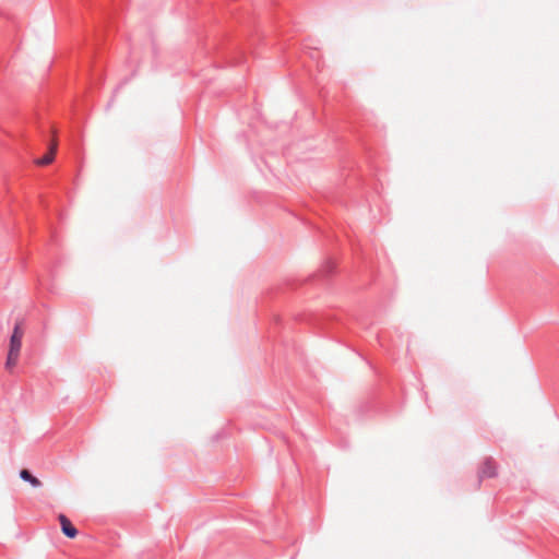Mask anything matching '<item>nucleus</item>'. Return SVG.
Returning <instances> with one entry per match:
<instances>
[{
  "label": "nucleus",
  "instance_id": "obj_1",
  "mask_svg": "<svg viewBox=\"0 0 559 559\" xmlns=\"http://www.w3.org/2000/svg\"><path fill=\"white\" fill-rule=\"evenodd\" d=\"M497 476V466L491 457H486L478 472V485L483 478H493Z\"/></svg>",
  "mask_w": 559,
  "mask_h": 559
},
{
  "label": "nucleus",
  "instance_id": "obj_2",
  "mask_svg": "<svg viewBox=\"0 0 559 559\" xmlns=\"http://www.w3.org/2000/svg\"><path fill=\"white\" fill-rule=\"evenodd\" d=\"M22 336L23 332L21 331L19 324H15L10 337L9 352L20 354L22 346Z\"/></svg>",
  "mask_w": 559,
  "mask_h": 559
},
{
  "label": "nucleus",
  "instance_id": "obj_3",
  "mask_svg": "<svg viewBox=\"0 0 559 559\" xmlns=\"http://www.w3.org/2000/svg\"><path fill=\"white\" fill-rule=\"evenodd\" d=\"M58 519L61 525L62 534L68 538L76 537L79 532L75 528V526L71 523V521L64 514H59Z\"/></svg>",
  "mask_w": 559,
  "mask_h": 559
},
{
  "label": "nucleus",
  "instance_id": "obj_4",
  "mask_svg": "<svg viewBox=\"0 0 559 559\" xmlns=\"http://www.w3.org/2000/svg\"><path fill=\"white\" fill-rule=\"evenodd\" d=\"M20 477L34 488H39L43 485V483L26 468L20 471Z\"/></svg>",
  "mask_w": 559,
  "mask_h": 559
},
{
  "label": "nucleus",
  "instance_id": "obj_5",
  "mask_svg": "<svg viewBox=\"0 0 559 559\" xmlns=\"http://www.w3.org/2000/svg\"><path fill=\"white\" fill-rule=\"evenodd\" d=\"M55 148L53 147H49V151L47 154H45L43 157L38 158L35 160V164L38 165V166H46V165H49L53 162L55 159Z\"/></svg>",
  "mask_w": 559,
  "mask_h": 559
},
{
  "label": "nucleus",
  "instance_id": "obj_6",
  "mask_svg": "<svg viewBox=\"0 0 559 559\" xmlns=\"http://www.w3.org/2000/svg\"><path fill=\"white\" fill-rule=\"evenodd\" d=\"M335 267H336L335 262L333 260L329 259L323 263L319 275L328 277L331 274H333V272L335 271Z\"/></svg>",
  "mask_w": 559,
  "mask_h": 559
},
{
  "label": "nucleus",
  "instance_id": "obj_7",
  "mask_svg": "<svg viewBox=\"0 0 559 559\" xmlns=\"http://www.w3.org/2000/svg\"><path fill=\"white\" fill-rule=\"evenodd\" d=\"M20 354L19 353H11L8 352L7 360H5V368L8 370H11L13 367H15Z\"/></svg>",
  "mask_w": 559,
  "mask_h": 559
},
{
  "label": "nucleus",
  "instance_id": "obj_8",
  "mask_svg": "<svg viewBox=\"0 0 559 559\" xmlns=\"http://www.w3.org/2000/svg\"><path fill=\"white\" fill-rule=\"evenodd\" d=\"M50 147H53L55 148V153L57 152V141L53 140Z\"/></svg>",
  "mask_w": 559,
  "mask_h": 559
}]
</instances>
